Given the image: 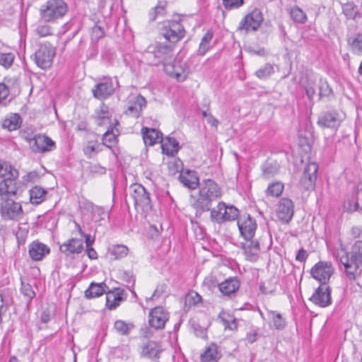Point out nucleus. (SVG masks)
<instances>
[{
    "label": "nucleus",
    "instance_id": "obj_60",
    "mask_svg": "<svg viewBox=\"0 0 362 362\" xmlns=\"http://www.w3.org/2000/svg\"><path fill=\"white\" fill-rule=\"evenodd\" d=\"M76 227L78 229V233L82 235L85 237V243L86 247H92L93 243H94V238L91 237L90 235L85 234L83 231L82 230L81 226L79 224L76 223Z\"/></svg>",
    "mask_w": 362,
    "mask_h": 362
},
{
    "label": "nucleus",
    "instance_id": "obj_37",
    "mask_svg": "<svg viewBox=\"0 0 362 362\" xmlns=\"http://www.w3.org/2000/svg\"><path fill=\"white\" fill-rule=\"evenodd\" d=\"M318 166L315 163L308 164L303 172V179L308 180L310 185H313L317 180Z\"/></svg>",
    "mask_w": 362,
    "mask_h": 362
},
{
    "label": "nucleus",
    "instance_id": "obj_29",
    "mask_svg": "<svg viewBox=\"0 0 362 362\" xmlns=\"http://www.w3.org/2000/svg\"><path fill=\"white\" fill-rule=\"evenodd\" d=\"M124 291L119 288L109 291L106 294V307L110 310L115 309L124 300Z\"/></svg>",
    "mask_w": 362,
    "mask_h": 362
},
{
    "label": "nucleus",
    "instance_id": "obj_38",
    "mask_svg": "<svg viewBox=\"0 0 362 362\" xmlns=\"http://www.w3.org/2000/svg\"><path fill=\"white\" fill-rule=\"evenodd\" d=\"M173 46L163 43H158L154 49L155 56L161 60H165L171 55Z\"/></svg>",
    "mask_w": 362,
    "mask_h": 362
},
{
    "label": "nucleus",
    "instance_id": "obj_45",
    "mask_svg": "<svg viewBox=\"0 0 362 362\" xmlns=\"http://www.w3.org/2000/svg\"><path fill=\"white\" fill-rule=\"evenodd\" d=\"M213 37V32L208 30L203 36L199 45V52L202 55H204L209 49V43Z\"/></svg>",
    "mask_w": 362,
    "mask_h": 362
},
{
    "label": "nucleus",
    "instance_id": "obj_53",
    "mask_svg": "<svg viewBox=\"0 0 362 362\" xmlns=\"http://www.w3.org/2000/svg\"><path fill=\"white\" fill-rule=\"evenodd\" d=\"M114 354L117 358L127 359L130 356V347L127 344H122L115 349Z\"/></svg>",
    "mask_w": 362,
    "mask_h": 362
},
{
    "label": "nucleus",
    "instance_id": "obj_10",
    "mask_svg": "<svg viewBox=\"0 0 362 362\" xmlns=\"http://www.w3.org/2000/svg\"><path fill=\"white\" fill-rule=\"evenodd\" d=\"M29 144L34 153H45L54 151L56 143L45 134H37L29 139Z\"/></svg>",
    "mask_w": 362,
    "mask_h": 362
},
{
    "label": "nucleus",
    "instance_id": "obj_14",
    "mask_svg": "<svg viewBox=\"0 0 362 362\" xmlns=\"http://www.w3.org/2000/svg\"><path fill=\"white\" fill-rule=\"evenodd\" d=\"M334 269L330 262H319L311 269L312 276L319 281L321 285H327Z\"/></svg>",
    "mask_w": 362,
    "mask_h": 362
},
{
    "label": "nucleus",
    "instance_id": "obj_50",
    "mask_svg": "<svg viewBox=\"0 0 362 362\" xmlns=\"http://www.w3.org/2000/svg\"><path fill=\"white\" fill-rule=\"evenodd\" d=\"M279 171V165L276 163H267L262 168L263 175L269 179L275 175Z\"/></svg>",
    "mask_w": 362,
    "mask_h": 362
},
{
    "label": "nucleus",
    "instance_id": "obj_47",
    "mask_svg": "<svg viewBox=\"0 0 362 362\" xmlns=\"http://www.w3.org/2000/svg\"><path fill=\"white\" fill-rule=\"evenodd\" d=\"M317 89L319 90L318 95L320 98L329 96L332 93V89L327 81L322 78H320L317 83Z\"/></svg>",
    "mask_w": 362,
    "mask_h": 362
},
{
    "label": "nucleus",
    "instance_id": "obj_15",
    "mask_svg": "<svg viewBox=\"0 0 362 362\" xmlns=\"http://www.w3.org/2000/svg\"><path fill=\"white\" fill-rule=\"evenodd\" d=\"M276 216L279 221L284 223H288L294 214V204L291 199L281 198L276 206Z\"/></svg>",
    "mask_w": 362,
    "mask_h": 362
},
{
    "label": "nucleus",
    "instance_id": "obj_17",
    "mask_svg": "<svg viewBox=\"0 0 362 362\" xmlns=\"http://www.w3.org/2000/svg\"><path fill=\"white\" fill-rule=\"evenodd\" d=\"M318 76L313 72H306L299 81L300 86L305 90V95L311 100L313 99L317 89Z\"/></svg>",
    "mask_w": 362,
    "mask_h": 362
},
{
    "label": "nucleus",
    "instance_id": "obj_42",
    "mask_svg": "<svg viewBox=\"0 0 362 362\" xmlns=\"http://www.w3.org/2000/svg\"><path fill=\"white\" fill-rule=\"evenodd\" d=\"M284 189V184L281 182L276 181L269 185L266 190V193L267 195L278 197L282 194Z\"/></svg>",
    "mask_w": 362,
    "mask_h": 362
},
{
    "label": "nucleus",
    "instance_id": "obj_9",
    "mask_svg": "<svg viewBox=\"0 0 362 362\" xmlns=\"http://www.w3.org/2000/svg\"><path fill=\"white\" fill-rule=\"evenodd\" d=\"M130 196L136 209L148 211L152 208L150 194L140 184L134 183L129 187Z\"/></svg>",
    "mask_w": 362,
    "mask_h": 362
},
{
    "label": "nucleus",
    "instance_id": "obj_22",
    "mask_svg": "<svg viewBox=\"0 0 362 362\" xmlns=\"http://www.w3.org/2000/svg\"><path fill=\"white\" fill-rule=\"evenodd\" d=\"M341 122L339 114L335 111H332L321 113L318 117L317 123L322 128L337 129L340 126Z\"/></svg>",
    "mask_w": 362,
    "mask_h": 362
},
{
    "label": "nucleus",
    "instance_id": "obj_18",
    "mask_svg": "<svg viewBox=\"0 0 362 362\" xmlns=\"http://www.w3.org/2000/svg\"><path fill=\"white\" fill-rule=\"evenodd\" d=\"M310 300L315 305L321 308H325L331 305V290L327 285H320L310 298Z\"/></svg>",
    "mask_w": 362,
    "mask_h": 362
},
{
    "label": "nucleus",
    "instance_id": "obj_41",
    "mask_svg": "<svg viewBox=\"0 0 362 362\" xmlns=\"http://www.w3.org/2000/svg\"><path fill=\"white\" fill-rule=\"evenodd\" d=\"M291 18L298 23L304 24L307 21V16L305 12L298 6H294L290 11Z\"/></svg>",
    "mask_w": 362,
    "mask_h": 362
},
{
    "label": "nucleus",
    "instance_id": "obj_33",
    "mask_svg": "<svg viewBox=\"0 0 362 362\" xmlns=\"http://www.w3.org/2000/svg\"><path fill=\"white\" fill-rule=\"evenodd\" d=\"M107 288V285L104 283H91L89 287L85 291V296L87 298H93L102 296L105 293Z\"/></svg>",
    "mask_w": 362,
    "mask_h": 362
},
{
    "label": "nucleus",
    "instance_id": "obj_24",
    "mask_svg": "<svg viewBox=\"0 0 362 362\" xmlns=\"http://www.w3.org/2000/svg\"><path fill=\"white\" fill-rule=\"evenodd\" d=\"M29 255L34 261H40L50 253L48 245L39 241H33L29 245Z\"/></svg>",
    "mask_w": 362,
    "mask_h": 362
},
{
    "label": "nucleus",
    "instance_id": "obj_27",
    "mask_svg": "<svg viewBox=\"0 0 362 362\" xmlns=\"http://www.w3.org/2000/svg\"><path fill=\"white\" fill-rule=\"evenodd\" d=\"M221 357V353L218 346L214 343L210 344L201 354L202 362H218Z\"/></svg>",
    "mask_w": 362,
    "mask_h": 362
},
{
    "label": "nucleus",
    "instance_id": "obj_59",
    "mask_svg": "<svg viewBox=\"0 0 362 362\" xmlns=\"http://www.w3.org/2000/svg\"><path fill=\"white\" fill-rule=\"evenodd\" d=\"M27 225V219L24 218V221L19 222V226L16 231V235L17 239L24 240L28 233V228H25L23 226Z\"/></svg>",
    "mask_w": 362,
    "mask_h": 362
},
{
    "label": "nucleus",
    "instance_id": "obj_40",
    "mask_svg": "<svg viewBox=\"0 0 362 362\" xmlns=\"http://www.w3.org/2000/svg\"><path fill=\"white\" fill-rule=\"evenodd\" d=\"M344 14L348 19L354 20L357 17H361L358 6L352 2L345 4L342 6Z\"/></svg>",
    "mask_w": 362,
    "mask_h": 362
},
{
    "label": "nucleus",
    "instance_id": "obj_13",
    "mask_svg": "<svg viewBox=\"0 0 362 362\" xmlns=\"http://www.w3.org/2000/svg\"><path fill=\"white\" fill-rule=\"evenodd\" d=\"M170 314L168 310L162 307L157 306L151 309L148 314L149 325L156 329H162L168 321Z\"/></svg>",
    "mask_w": 362,
    "mask_h": 362
},
{
    "label": "nucleus",
    "instance_id": "obj_52",
    "mask_svg": "<svg viewBox=\"0 0 362 362\" xmlns=\"http://www.w3.org/2000/svg\"><path fill=\"white\" fill-rule=\"evenodd\" d=\"M21 293L27 298L28 301H31L35 296V291L33 290L32 286L27 282L21 281Z\"/></svg>",
    "mask_w": 362,
    "mask_h": 362
},
{
    "label": "nucleus",
    "instance_id": "obj_8",
    "mask_svg": "<svg viewBox=\"0 0 362 362\" xmlns=\"http://www.w3.org/2000/svg\"><path fill=\"white\" fill-rule=\"evenodd\" d=\"M160 35L169 42L175 44L185 35V30L180 21H166L163 23Z\"/></svg>",
    "mask_w": 362,
    "mask_h": 362
},
{
    "label": "nucleus",
    "instance_id": "obj_35",
    "mask_svg": "<svg viewBox=\"0 0 362 362\" xmlns=\"http://www.w3.org/2000/svg\"><path fill=\"white\" fill-rule=\"evenodd\" d=\"M118 131L112 126L108 127L103 136V144L107 148H112L117 143Z\"/></svg>",
    "mask_w": 362,
    "mask_h": 362
},
{
    "label": "nucleus",
    "instance_id": "obj_49",
    "mask_svg": "<svg viewBox=\"0 0 362 362\" xmlns=\"http://www.w3.org/2000/svg\"><path fill=\"white\" fill-rule=\"evenodd\" d=\"M15 55L12 52H0V66L9 69L13 64Z\"/></svg>",
    "mask_w": 362,
    "mask_h": 362
},
{
    "label": "nucleus",
    "instance_id": "obj_2",
    "mask_svg": "<svg viewBox=\"0 0 362 362\" xmlns=\"http://www.w3.org/2000/svg\"><path fill=\"white\" fill-rule=\"evenodd\" d=\"M221 196V189L215 181L211 179L203 180L200 184L198 197H192V206L196 210V215L200 216L203 212L211 210L212 202Z\"/></svg>",
    "mask_w": 362,
    "mask_h": 362
},
{
    "label": "nucleus",
    "instance_id": "obj_23",
    "mask_svg": "<svg viewBox=\"0 0 362 362\" xmlns=\"http://www.w3.org/2000/svg\"><path fill=\"white\" fill-rule=\"evenodd\" d=\"M60 252L67 257L80 254L83 250V241L81 238H71L59 247Z\"/></svg>",
    "mask_w": 362,
    "mask_h": 362
},
{
    "label": "nucleus",
    "instance_id": "obj_61",
    "mask_svg": "<svg viewBox=\"0 0 362 362\" xmlns=\"http://www.w3.org/2000/svg\"><path fill=\"white\" fill-rule=\"evenodd\" d=\"M123 279L128 284V287H130V291L134 294V296H136L135 291L133 290L134 284H135V279L133 277V276L130 275L129 274L124 272V277Z\"/></svg>",
    "mask_w": 362,
    "mask_h": 362
},
{
    "label": "nucleus",
    "instance_id": "obj_16",
    "mask_svg": "<svg viewBox=\"0 0 362 362\" xmlns=\"http://www.w3.org/2000/svg\"><path fill=\"white\" fill-rule=\"evenodd\" d=\"M163 351L161 344L153 340H146L140 345V356L150 360L158 359Z\"/></svg>",
    "mask_w": 362,
    "mask_h": 362
},
{
    "label": "nucleus",
    "instance_id": "obj_43",
    "mask_svg": "<svg viewBox=\"0 0 362 362\" xmlns=\"http://www.w3.org/2000/svg\"><path fill=\"white\" fill-rule=\"evenodd\" d=\"M11 100L9 88L4 83H0V106L6 107Z\"/></svg>",
    "mask_w": 362,
    "mask_h": 362
},
{
    "label": "nucleus",
    "instance_id": "obj_63",
    "mask_svg": "<svg viewBox=\"0 0 362 362\" xmlns=\"http://www.w3.org/2000/svg\"><path fill=\"white\" fill-rule=\"evenodd\" d=\"M257 338H258L257 332L256 330H252V331L247 333L246 337H245V340L248 343L252 344L257 341Z\"/></svg>",
    "mask_w": 362,
    "mask_h": 362
},
{
    "label": "nucleus",
    "instance_id": "obj_62",
    "mask_svg": "<svg viewBox=\"0 0 362 362\" xmlns=\"http://www.w3.org/2000/svg\"><path fill=\"white\" fill-rule=\"evenodd\" d=\"M201 296L197 292H191L189 293L187 297L186 300L189 302V304H197L201 300Z\"/></svg>",
    "mask_w": 362,
    "mask_h": 362
},
{
    "label": "nucleus",
    "instance_id": "obj_12",
    "mask_svg": "<svg viewBox=\"0 0 362 362\" xmlns=\"http://www.w3.org/2000/svg\"><path fill=\"white\" fill-rule=\"evenodd\" d=\"M263 20L262 11L258 8H255L240 21L238 30L246 32L255 31L260 27Z\"/></svg>",
    "mask_w": 362,
    "mask_h": 362
},
{
    "label": "nucleus",
    "instance_id": "obj_19",
    "mask_svg": "<svg viewBox=\"0 0 362 362\" xmlns=\"http://www.w3.org/2000/svg\"><path fill=\"white\" fill-rule=\"evenodd\" d=\"M114 91L115 87L113 82L110 77H104L92 90L93 96L99 100L107 98L111 95Z\"/></svg>",
    "mask_w": 362,
    "mask_h": 362
},
{
    "label": "nucleus",
    "instance_id": "obj_3",
    "mask_svg": "<svg viewBox=\"0 0 362 362\" xmlns=\"http://www.w3.org/2000/svg\"><path fill=\"white\" fill-rule=\"evenodd\" d=\"M18 171L8 162L0 160V196L18 194L21 183Z\"/></svg>",
    "mask_w": 362,
    "mask_h": 362
},
{
    "label": "nucleus",
    "instance_id": "obj_34",
    "mask_svg": "<svg viewBox=\"0 0 362 362\" xmlns=\"http://www.w3.org/2000/svg\"><path fill=\"white\" fill-rule=\"evenodd\" d=\"M134 328V323L122 320H117L115 322L112 329L114 332L119 335L127 336L131 333Z\"/></svg>",
    "mask_w": 362,
    "mask_h": 362
},
{
    "label": "nucleus",
    "instance_id": "obj_36",
    "mask_svg": "<svg viewBox=\"0 0 362 362\" xmlns=\"http://www.w3.org/2000/svg\"><path fill=\"white\" fill-rule=\"evenodd\" d=\"M267 315L276 329H284L286 326V321L281 313L274 310H267Z\"/></svg>",
    "mask_w": 362,
    "mask_h": 362
},
{
    "label": "nucleus",
    "instance_id": "obj_44",
    "mask_svg": "<svg viewBox=\"0 0 362 362\" xmlns=\"http://www.w3.org/2000/svg\"><path fill=\"white\" fill-rule=\"evenodd\" d=\"M352 51L356 54H362V33L357 34L349 40Z\"/></svg>",
    "mask_w": 362,
    "mask_h": 362
},
{
    "label": "nucleus",
    "instance_id": "obj_30",
    "mask_svg": "<svg viewBox=\"0 0 362 362\" xmlns=\"http://www.w3.org/2000/svg\"><path fill=\"white\" fill-rule=\"evenodd\" d=\"M243 249L247 259L255 261L260 250L259 243L257 240H253L252 239L246 240V243L243 244Z\"/></svg>",
    "mask_w": 362,
    "mask_h": 362
},
{
    "label": "nucleus",
    "instance_id": "obj_46",
    "mask_svg": "<svg viewBox=\"0 0 362 362\" xmlns=\"http://www.w3.org/2000/svg\"><path fill=\"white\" fill-rule=\"evenodd\" d=\"M45 23L46 22L44 21L42 23H39L35 30V34L40 37H45L53 35L52 28Z\"/></svg>",
    "mask_w": 362,
    "mask_h": 362
},
{
    "label": "nucleus",
    "instance_id": "obj_21",
    "mask_svg": "<svg viewBox=\"0 0 362 362\" xmlns=\"http://www.w3.org/2000/svg\"><path fill=\"white\" fill-rule=\"evenodd\" d=\"M146 99L141 95L134 96L128 101L125 114L134 118H139L143 109L146 107Z\"/></svg>",
    "mask_w": 362,
    "mask_h": 362
},
{
    "label": "nucleus",
    "instance_id": "obj_56",
    "mask_svg": "<svg viewBox=\"0 0 362 362\" xmlns=\"http://www.w3.org/2000/svg\"><path fill=\"white\" fill-rule=\"evenodd\" d=\"M222 2L227 11L238 9L244 4V0H222Z\"/></svg>",
    "mask_w": 362,
    "mask_h": 362
},
{
    "label": "nucleus",
    "instance_id": "obj_7",
    "mask_svg": "<svg viewBox=\"0 0 362 362\" xmlns=\"http://www.w3.org/2000/svg\"><path fill=\"white\" fill-rule=\"evenodd\" d=\"M56 56V49L50 43L40 44L35 52L33 59L35 64L42 69H47L52 66Z\"/></svg>",
    "mask_w": 362,
    "mask_h": 362
},
{
    "label": "nucleus",
    "instance_id": "obj_51",
    "mask_svg": "<svg viewBox=\"0 0 362 362\" xmlns=\"http://www.w3.org/2000/svg\"><path fill=\"white\" fill-rule=\"evenodd\" d=\"M274 72V66L270 64H266L256 71L255 75L259 79H265Z\"/></svg>",
    "mask_w": 362,
    "mask_h": 362
},
{
    "label": "nucleus",
    "instance_id": "obj_5",
    "mask_svg": "<svg viewBox=\"0 0 362 362\" xmlns=\"http://www.w3.org/2000/svg\"><path fill=\"white\" fill-rule=\"evenodd\" d=\"M67 9L63 0H47L40 6V18L45 22H55L66 13Z\"/></svg>",
    "mask_w": 362,
    "mask_h": 362
},
{
    "label": "nucleus",
    "instance_id": "obj_39",
    "mask_svg": "<svg viewBox=\"0 0 362 362\" xmlns=\"http://www.w3.org/2000/svg\"><path fill=\"white\" fill-rule=\"evenodd\" d=\"M47 192L40 187H33L30 190V200L32 204H41L44 200Z\"/></svg>",
    "mask_w": 362,
    "mask_h": 362
},
{
    "label": "nucleus",
    "instance_id": "obj_25",
    "mask_svg": "<svg viewBox=\"0 0 362 362\" xmlns=\"http://www.w3.org/2000/svg\"><path fill=\"white\" fill-rule=\"evenodd\" d=\"M179 180L184 187L189 189H195L199 183L197 173L191 170H182L179 175Z\"/></svg>",
    "mask_w": 362,
    "mask_h": 362
},
{
    "label": "nucleus",
    "instance_id": "obj_11",
    "mask_svg": "<svg viewBox=\"0 0 362 362\" xmlns=\"http://www.w3.org/2000/svg\"><path fill=\"white\" fill-rule=\"evenodd\" d=\"M237 224L240 233L245 240H251L255 234L257 224L256 220L249 214H243L239 216Z\"/></svg>",
    "mask_w": 362,
    "mask_h": 362
},
{
    "label": "nucleus",
    "instance_id": "obj_64",
    "mask_svg": "<svg viewBox=\"0 0 362 362\" xmlns=\"http://www.w3.org/2000/svg\"><path fill=\"white\" fill-rule=\"evenodd\" d=\"M308 255L306 250L301 248L298 251L296 256V259L297 261H299L301 262H305L306 260V259L308 258Z\"/></svg>",
    "mask_w": 362,
    "mask_h": 362
},
{
    "label": "nucleus",
    "instance_id": "obj_48",
    "mask_svg": "<svg viewBox=\"0 0 362 362\" xmlns=\"http://www.w3.org/2000/svg\"><path fill=\"white\" fill-rule=\"evenodd\" d=\"M88 207L92 208L93 220L95 222H99L105 219L106 212L103 207L98 206H93V203H88Z\"/></svg>",
    "mask_w": 362,
    "mask_h": 362
},
{
    "label": "nucleus",
    "instance_id": "obj_6",
    "mask_svg": "<svg viewBox=\"0 0 362 362\" xmlns=\"http://www.w3.org/2000/svg\"><path fill=\"white\" fill-rule=\"evenodd\" d=\"M210 218L212 222L217 223L238 220L239 210L233 205L220 202L215 208L210 210Z\"/></svg>",
    "mask_w": 362,
    "mask_h": 362
},
{
    "label": "nucleus",
    "instance_id": "obj_26",
    "mask_svg": "<svg viewBox=\"0 0 362 362\" xmlns=\"http://www.w3.org/2000/svg\"><path fill=\"white\" fill-rule=\"evenodd\" d=\"M240 283L237 277H230L218 284V289L226 296L235 294L239 289Z\"/></svg>",
    "mask_w": 362,
    "mask_h": 362
},
{
    "label": "nucleus",
    "instance_id": "obj_1",
    "mask_svg": "<svg viewBox=\"0 0 362 362\" xmlns=\"http://www.w3.org/2000/svg\"><path fill=\"white\" fill-rule=\"evenodd\" d=\"M338 252L340 269L344 271L347 279L355 280L362 272V240H356L349 252Z\"/></svg>",
    "mask_w": 362,
    "mask_h": 362
},
{
    "label": "nucleus",
    "instance_id": "obj_20",
    "mask_svg": "<svg viewBox=\"0 0 362 362\" xmlns=\"http://www.w3.org/2000/svg\"><path fill=\"white\" fill-rule=\"evenodd\" d=\"M112 111L104 103H100L94 111L93 117L98 126H112L114 123L112 122Z\"/></svg>",
    "mask_w": 362,
    "mask_h": 362
},
{
    "label": "nucleus",
    "instance_id": "obj_28",
    "mask_svg": "<svg viewBox=\"0 0 362 362\" xmlns=\"http://www.w3.org/2000/svg\"><path fill=\"white\" fill-rule=\"evenodd\" d=\"M160 143L163 153L167 156H174L180 149L179 142L174 137L168 136L165 139H162Z\"/></svg>",
    "mask_w": 362,
    "mask_h": 362
},
{
    "label": "nucleus",
    "instance_id": "obj_32",
    "mask_svg": "<svg viewBox=\"0 0 362 362\" xmlns=\"http://www.w3.org/2000/svg\"><path fill=\"white\" fill-rule=\"evenodd\" d=\"M22 119L19 114L11 113L8 115L2 122V127L8 131L16 130L20 128Z\"/></svg>",
    "mask_w": 362,
    "mask_h": 362
},
{
    "label": "nucleus",
    "instance_id": "obj_55",
    "mask_svg": "<svg viewBox=\"0 0 362 362\" xmlns=\"http://www.w3.org/2000/svg\"><path fill=\"white\" fill-rule=\"evenodd\" d=\"M83 151L86 156L91 157L93 154L101 151L100 145L98 142H88V145L84 148Z\"/></svg>",
    "mask_w": 362,
    "mask_h": 362
},
{
    "label": "nucleus",
    "instance_id": "obj_57",
    "mask_svg": "<svg viewBox=\"0 0 362 362\" xmlns=\"http://www.w3.org/2000/svg\"><path fill=\"white\" fill-rule=\"evenodd\" d=\"M165 14V6L158 4L150 11L148 13L149 20L151 21H155L158 16H164Z\"/></svg>",
    "mask_w": 362,
    "mask_h": 362
},
{
    "label": "nucleus",
    "instance_id": "obj_31",
    "mask_svg": "<svg viewBox=\"0 0 362 362\" xmlns=\"http://www.w3.org/2000/svg\"><path fill=\"white\" fill-rule=\"evenodd\" d=\"M141 133L146 145L153 146L158 142H161L162 133L155 129L144 127Z\"/></svg>",
    "mask_w": 362,
    "mask_h": 362
},
{
    "label": "nucleus",
    "instance_id": "obj_54",
    "mask_svg": "<svg viewBox=\"0 0 362 362\" xmlns=\"http://www.w3.org/2000/svg\"><path fill=\"white\" fill-rule=\"evenodd\" d=\"M128 251L129 249L127 246L117 245L112 247L111 255L114 256L115 259L122 258L127 255Z\"/></svg>",
    "mask_w": 362,
    "mask_h": 362
},
{
    "label": "nucleus",
    "instance_id": "obj_4",
    "mask_svg": "<svg viewBox=\"0 0 362 362\" xmlns=\"http://www.w3.org/2000/svg\"><path fill=\"white\" fill-rule=\"evenodd\" d=\"M17 194L0 196V214L5 221L21 222L24 221L25 213L21 202H16L12 197Z\"/></svg>",
    "mask_w": 362,
    "mask_h": 362
},
{
    "label": "nucleus",
    "instance_id": "obj_58",
    "mask_svg": "<svg viewBox=\"0 0 362 362\" xmlns=\"http://www.w3.org/2000/svg\"><path fill=\"white\" fill-rule=\"evenodd\" d=\"M105 35V31L103 28L98 25H95L93 27L90 37L93 42H98L100 39L103 38Z\"/></svg>",
    "mask_w": 362,
    "mask_h": 362
}]
</instances>
